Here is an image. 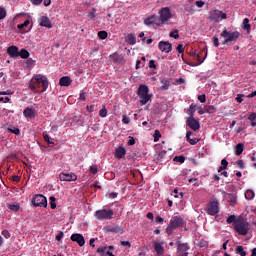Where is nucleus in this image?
Listing matches in <instances>:
<instances>
[{
  "mask_svg": "<svg viewBox=\"0 0 256 256\" xmlns=\"http://www.w3.org/2000/svg\"><path fill=\"white\" fill-rule=\"evenodd\" d=\"M39 87H42V90L39 93H45L47 89H49V80L47 79V76L43 74H35L29 84V89L31 91H37Z\"/></svg>",
  "mask_w": 256,
  "mask_h": 256,
  "instance_id": "nucleus-1",
  "label": "nucleus"
},
{
  "mask_svg": "<svg viewBox=\"0 0 256 256\" xmlns=\"http://www.w3.org/2000/svg\"><path fill=\"white\" fill-rule=\"evenodd\" d=\"M185 227V219L181 216H174L166 228L167 235H173L175 229H183Z\"/></svg>",
  "mask_w": 256,
  "mask_h": 256,
  "instance_id": "nucleus-2",
  "label": "nucleus"
},
{
  "mask_svg": "<svg viewBox=\"0 0 256 256\" xmlns=\"http://www.w3.org/2000/svg\"><path fill=\"white\" fill-rule=\"evenodd\" d=\"M234 229L238 235L245 236L249 233V231H251V224H249V222L243 218H238Z\"/></svg>",
  "mask_w": 256,
  "mask_h": 256,
  "instance_id": "nucleus-3",
  "label": "nucleus"
},
{
  "mask_svg": "<svg viewBox=\"0 0 256 256\" xmlns=\"http://www.w3.org/2000/svg\"><path fill=\"white\" fill-rule=\"evenodd\" d=\"M113 210L102 209L95 212L96 219L103 221L104 219H113Z\"/></svg>",
  "mask_w": 256,
  "mask_h": 256,
  "instance_id": "nucleus-4",
  "label": "nucleus"
},
{
  "mask_svg": "<svg viewBox=\"0 0 256 256\" xmlns=\"http://www.w3.org/2000/svg\"><path fill=\"white\" fill-rule=\"evenodd\" d=\"M177 245V256H189V249H191V246H189V243H182L181 241H178L176 243Z\"/></svg>",
  "mask_w": 256,
  "mask_h": 256,
  "instance_id": "nucleus-5",
  "label": "nucleus"
},
{
  "mask_svg": "<svg viewBox=\"0 0 256 256\" xmlns=\"http://www.w3.org/2000/svg\"><path fill=\"white\" fill-rule=\"evenodd\" d=\"M220 35L224 39H227L230 43L233 41H237V39L241 37V33H239V31L232 32V31H227V29L223 30Z\"/></svg>",
  "mask_w": 256,
  "mask_h": 256,
  "instance_id": "nucleus-6",
  "label": "nucleus"
},
{
  "mask_svg": "<svg viewBox=\"0 0 256 256\" xmlns=\"http://www.w3.org/2000/svg\"><path fill=\"white\" fill-rule=\"evenodd\" d=\"M159 15L158 21H160V25H163V23L167 22L172 17L171 10L168 7L161 8Z\"/></svg>",
  "mask_w": 256,
  "mask_h": 256,
  "instance_id": "nucleus-7",
  "label": "nucleus"
},
{
  "mask_svg": "<svg viewBox=\"0 0 256 256\" xmlns=\"http://www.w3.org/2000/svg\"><path fill=\"white\" fill-rule=\"evenodd\" d=\"M208 19L214 23H219L221 19H227V14H225L223 11L214 10L210 12Z\"/></svg>",
  "mask_w": 256,
  "mask_h": 256,
  "instance_id": "nucleus-8",
  "label": "nucleus"
},
{
  "mask_svg": "<svg viewBox=\"0 0 256 256\" xmlns=\"http://www.w3.org/2000/svg\"><path fill=\"white\" fill-rule=\"evenodd\" d=\"M207 213L213 217L219 213V200H213L207 204Z\"/></svg>",
  "mask_w": 256,
  "mask_h": 256,
  "instance_id": "nucleus-9",
  "label": "nucleus"
},
{
  "mask_svg": "<svg viewBox=\"0 0 256 256\" xmlns=\"http://www.w3.org/2000/svg\"><path fill=\"white\" fill-rule=\"evenodd\" d=\"M34 207H47V198L42 194H36L32 199Z\"/></svg>",
  "mask_w": 256,
  "mask_h": 256,
  "instance_id": "nucleus-10",
  "label": "nucleus"
},
{
  "mask_svg": "<svg viewBox=\"0 0 256 256\" xmlns=\"http://www.w3.org/2000/svg\"><path fill=\"white\" fill-rule=\"evenodd\" d=\"M186 124L192 129V131H199V129H201V124L197 119H195V117H188Z\"/></svg>",
  "mask_w": 256,
  "mask_h": 256,
  "instance_id": "nucleus-11",
  "label": "nucleus"
},
{
  "mask_svg": "<svg viewBox=\"0 0 256 256\" xmlns=\"http://www.w3.org/2000/svg\"><path fill=\"white\" fill-rule=\"evenodd\" d=\"M158 48L160 51H162V53H171V51H173V45L170 44L169 41H160Z\"/></svg>",
  "mask_w": 256,
  "mask_h": 256,
  "instance_id": "nucleus-12",
  "label": "nucleus"
},
{
  "mask_svg": "<svg viewBox=\"0 0 256 256\" xmlns=\"http://www.w3.org/2000/svg\"><path fill=\"white\" fill-rule=\"evenodd\" d=\"M59 179L60 181H68V182L77 181V175H75L73 172L71 173L62 172L59 174Z\"/></svg>",
  "mask_w": 256,
  "mask_h": 256,
  "instance_id": "nucleus-13",
  "label": "nucleus"
},
{
  "mask_svg": "<svg viewBox=\"0 0 256 256\" xmlns=\"http://www.w3.org/2000/svg\"><path fill=\"white\" fill-rule=\"evenodd\" d=\"M144 25H157L158 27L161 25V21H159V16L152 15L144 20Z\"/></svg>",
  "mask_w": 256,
  "mask_h": 256,
  "instance_id": "nucleus-14",
  "label": "nucleus"
},
{
  "mask_svg": "<svg viewBox=\"0 0 256 256\" xmlns=\"http://www.w3.org/2000/svg\"><path fill=\"white\" fill-rule=\"evenodd\" d=\"M153 247H154V249L156 251V255L157 256L165 255V248L163 247V242L154 241L153 242Z\"/></svg>",
  "mask_w": 256,
  "mask_h": 256,
  "instance_id": "nucleus-15",
  "label": "nucleus"
},
{
  "mask_svg": "<svg viewBox=\"0 0 256 256\" xmlns=\"http://www.w3.org/2000/svg\"><path fill=\"white\" fill-rule=\"evenodd\" d=\"M70 239L71 241L78 243L79 247H83V245H85V237H83L81 234H72Z\"/></svg>",
  "mask_w": 256,
  "mask_h": 256,
  "instance_id": "nucleus-16",
  "label": "nucleus"
},
{
  "mask_svg": "<svg viewBox=\"0 0 256 256\" xmlns=\"http://www.w3.org/2000/svg\"><path fill=\"white\" fill-rule=\"evenodd\" d=\"M40 26L41 27H46L47 29H52L53 24L51 23V20L47 16H42L40 18Z\"/></svg>",
  "mask_w": 256,
  "mask_h": 256,
  "instance_id": "nucleus-17",
  "label": "nucleus"
},
{
  "mask_svg": "<svg viewBox=\"0 0 256 256\" xmlns=\"http://www.w3.org/2000/svg\"><path fill=\"white\" fill-rule=\"evenodd\" d=\"M7 55H9V57H19V47L17 46H10L7 48L6 50Z\"/></svg>",
  "mask_w": 256,
  "mask_h": 256,
  "instance_id": "nucleus-18",
  "label": "nucleus"
},
{
  "mask_svg": "<svg viewBox=\"0 0 256 256\" xmlns=\"http://www.w3.org/2000/svg\"><path fill=\"white\" fill-rule=\"evenodd\" d=\"M71 83H73V80H71V77L64 76V77L60 78L59 86L60 87H69V85H71Z\"/></svg>",
  "mask_w": 256,
  "mask_h": 256,
  "instance_id": "nucleus-19",
  "label": "nucleus"
},
{
  "mask_svg": "<svg viewBox=\"0 0 256 256\" xmlns=\"http://www.w3.org/2000/svg\"><path fill=\"white\" fill-rule=\"evenodd\" d=\"M191 135H193L192 131L186 132V141H188L190 145H197V143H199L201 140L199 138H191Z\"/></svg>",
  "mask_w": 256,
  "mask_h": 256,
  "instance_id": "nucleus-20",
  "label": "nucleus"
},
{
  "mask_svg": "<svg viewBox=\"0 0 256 256\" xmlns=\"http://www.w3.org/2000/svg\"><path fill=\"white\" fill-rule=\"evenodd\" d=\"M24 117L27 119H35V110L33 108H25L23 111Z\"/></svg>",
  "mask_w": 256,
  "mask_h": 256,
  "instance_id": "nucleus-21",
  "label": "nucleus"
},
{
  "mask_svg": "<svg viewBox=\"0 0 256 256\" xmlns=\"http://www.w3.org/2000/svg\"><path fill=\"white\" fill-rule=\"evenodd\" d=\"M127 153V150H125L124 147H118L116 148L115 157L116 159H123Z\"/></svg>",
  "mask_w": 256,
  "mask_h": 256,
  "instance_id": "nucleus-22",
  "label": "nucleus"
},
{
  "mask_svg": "<svg viewBox=\"0 0 256 256\" xmlns=\"http://www.w3.org/2000/svg\"><path fill=\"white\" fill-rule=\"evenodd\" d=\"M137 95H138V97H141L143 95H149V87H147L146 85L141 84L138 88Z\"/></svg>",
  "mask_w": 256,
  "mask_h": 256,
  "instance_id": "nucleus-23",
  "label": "nucleus"
},
{
  "mask_svg": "<svg viewBox=\"0 0 256 256\" xmlns=\"http://www.w3.org/2000/svg\"><path fill=\"white\" fill-rule=\"evenodd\" d=\"M110 58L112 59L113 63H123V62H124L123 56L120 55V54L117 53V52L111 54V55H110Z\"/></svg>",
  "mask_w": 256,
  "mask_h": 256,
  "instance_id": "nucleus-24",
  "label": "nucleus"
},
{
  "mask_svg": "<svg viewBox=\"0 0 256 256\" xmlns=\"http://www.w3.org/2000/svg\"><path fill=\"white\" fill-rule=\"evenodd\" d=\"M199 109V106L197 104H191L189 108L187 109L186 113L189 115V117H195V111Z\"/></svg>",
  "mask_w": 256,
  "mask_h": 256,
  "instance_id": "nucleus-25",
  "label": "nucleus"
},
{
  "mask_svg": "<svg viewBox=\"0 0 256 256\" xmlns=\"http://www.w3.org/2000/svg\"><path fill=\"white\" fill-rule=\"evenodd\" d=\"M107 231L109 233H118L120 235H123L124 233L123 228L121 226H109Z\"/></svg>",
  "mask_w": 256,
  "mask_h": 256,
  "instance_id": "nucleus-26",
  "label": "nucleus"
},
{
  "mask_svg": "<svg viewBox=\"0 0 256 256\" xmlns=\"http://www.w3.org/2000/svg\"><path fill=\"white\" fill-rule=\"evenodd\" d=\"M139 103L140 105H147L151 101V95L145 94L142 96H139Z\"/></svg>",
  "mask_w": 256,
  "mask_h": 256,
  "instance_id": "nucleus-27",
  "label": "nucleus"
},
{
  "mask_svg": "<svg viewBox=\"0 0 256 256\" xmlns=\"http://www.w3.org/2000/svg\"><path fill=\"white\" fill-rule=\"evenodd\" d=\"M242 29L247 31V34L251 33V24L249 23V18H245L242 22Z\"/></svg>",
  "mask_w": 256,
  "mask_h": 256,
  "instance_id": "nucleus-28",
  "label": "nucleus"
},
{
  "mask_svg": "<svg viewBox=\"0 0 256 256\" xmlns=\"http://www.w3.org/2000/svg\"><path fill=\"white\" fill-rule=\"evenodd\" d=\"M245 149V145H243V143H239L236 145L235 147V155L239 156L243 154V151Z\"/></svg>",
  "mask_w": 256,
  "mask_h": 256,
  "instance_id": "nucleus-29",
  "label": "nucleus"
},
{
  "mask_svg": "<svg viewBox=\"0 0 256 256\" xmlns=\"http://www.w3.org/2000/svg\"><path fill=\"white\" fill-rule=\"evenodd\" d=\"M239 220V218H237V216L235 215H230L227 219H226V223L228 225H231V223H233V227H235V225H237V221Z\"/></svg>",
  "mask_w": 256,
  "mask_h": 256,
  "instance_id": "nucleus-30",
  "label": "nucleus"
},
{
  "mask_svg": "<svg viewBox=\"0 0 256 256\" xmlns=\"http://www.w3.org/2000/svg\"><path fill=\"white\" fill-rule=\"evenodd\" d=\"M29 55L30 53L25 48L18 51V57H21V59H29Z\"/></svg>",
  "mask_w": 256,
  "mask_h": 256,
  "instance_id": "nucleus-31",
  "label": "nucleus"
},
{
  "mask_svg": "<svg viewBox=\"0 0 256 256\" xmlns=\"http://www.w3.org/2000/svg\"><path fill=\"white\" fill-rule=\"evenodd\" d=\"M235 253H236V255L247 256V252L245 251V249L243 248V246H237V247L235 248Z\"/></svg>",
  "mask_w": 256,
  "mask_h": 256,
  "instance_id": "nucleus-32",
  "label": "nucleus"
},
{
  "mask_svg": "<svg viewBox=\"0 0 256 256\" xmlns=\"http://www.w3.org/2000/svg\"><path fill=\"white\" fill-rule=\"evenodd\" d=\"M248 120L251 123V127H256V113L252 112L249 116H248Z\"/></svg>",
  "mask_w": 256,
  "mask_h": 256,
  "instance_id": "nucleus-33",
  "label": "nucleus"
},
{
  "mask_svg": "<svg viewBox=\"0 0 256 256\" xmlns=\"http://www.w3.org/2000/svg\"><path fill=\"white\" fill-rule=\"evenodd\" d=\"M245 199H247V201H251L252 199H255V192H253V190H247L245 192Z\"/></svg>",
  "mask_w": 256,
  "mask_h": 256,
  "instance_id": "nucleus-34",
  "label": "nucleus"
},
{
  "mask_svg": "<svg viewBox=\"0 0 256 256\" xmlns=\"http://www.w3.org/2000/svg\"><path fill=\"white\" fill-rule=\"evenodd\" d=\"M127 43H129V45H135L137 43V38L135 37V35L129 34L127 36Z\"/></svg>",
  "mask_w": 256,
  "mask_h": 256,
  "instance_id": "nucleus-35",
  "label": "nucleus"
},
{
  "mask_svg": "<svg viewBox=\"0 0 256 256\" xmlns=\"http://www.w3.org/2000/svg\"><path fill=\"white\" fill-rule=\"evenodd\" d=\"M204 109H205L206 113H209L211 115H213V113H217V108L213 105L205 106Z\"/></svg>",
  "mask_w": 256,
  "mask_h": 256,
  "instance_id": "nucleus-36",
  "label": "nucleus"
},
{
  "mask_svg": "<svg viewBox=\"0 0 256 256\" xmlns=\"http://www.w3.org/2000/svg\"><path fill=\"white\" fill-rule=\"evenodd\" d=\"M96 252H97L98 255H100V256H106L107 246L98 248Z\"/></svg>",
  "mask_w": 256,
  "mask_h": 256,
  "instance_id": "nucleus-37",
  "label": "nucleus"
},
{
  "mask_svg": "<svg viewBox=\"0 0 256 256\" xmlns=\"http://www.w3.org/2000/svg\"><path fill=\"white\" fill-rule=\"evenodd\" d=\"M7 131L9 133H13L14 135H21V130H19L17 127L8 128Z\"/></svg>",
  "mask_w": 256,
  "mask_h": 256,
  "instance_id": "nucleus-38",
  "label": "nucleus"
},
{
  "mask_svg": "<svg viewBox=\"0 0 256 256\" xmlns=\"http://www.w3.org/2000/svg\"><path fill=\"white\" fill-rule=\"evenodd\" d=\"M43 138H44V141H46V143H48V145H55V142H53L51 140V137L48 136L47 133H43Z\"/></svg>",
  "mask_w": 256,
  "mask_h": 256,
  "instance_id": "nucleus-39",
  "label": "nucleus"
},
{
  "mask_svg": "<svg viewBox=\"0 0 256 256\" xmlns=\"http://www.w3.org/2000/svg\"><path fill=\"white\" fill-rule=\"evenodd\" d=\"M26 67L27 69H29V67H33V65H35V60H33V58H26Z\"/></svg>",
  "mask_w": 256,
  "mask_h": 256,
  "instance_id": "nucleus-40",
  "label": "nucleus"
},
{
  "mask_svg": "<svg viewBox=\"0 0 256 256\" xmlns=\"http://www.w3.org/2000/svg\"><path fill=\"white\" fill-rule=\"evenodd\" d=\"M173 161H176V163H185V156H183V155L175 156L173 158Z\"/></svg>",
  "mask_w": 256,
  "mask_h": 256,
  "instance_id": "nucleus-41",
  "label": "nucleus"
},
{
  "mask_svg": "<svg viewBox=\"0 0 256 256\" xmlns=\"http://www.w3.org/2000/svg\"><path fill=\"white\" fill-rule=\"evenodd\" d=\"M161 83L163 84L162 86H161V90L162 91H167V89H169V81H167V80H162L161 81Z\"/></svg>",
  "mask_w": 256,
  "mask_h": 256,
  "instance_id": "nucleus-42",
  "label": "nucleus"
},
{
  "mask_svg": "<svg viewBox=\"0 0 256 256\" xmlns=\"http://www.w3.org/2000/svg\"><path fill=\"white\" fill-rule=\"evenodd\" d=\"M192 57L193 59H196V61H198L199 65H201V63L205 61V59L201 60V56L195 52L192 53Z\"/></svg>",
  "mask_w": 256,
  "mask_h": 256,
  "instance_id": "nucleus-43",
  "label": "nucleus"
},
{
  "mask_svg": "<svg viewBox=\"0 0 256 256\" xmlns=\"http://www.w3.org/2000/svg\"><path fill=\"white\" fill-rule=\"evenodd\" d=\"M228 199H229L230 203H233V204L237 203V196L235 194L229 193Z\"/></svg>",
  "mask_w": 256,
  "mask_h": 256,
  "instance_id": "nucleus-44",
  "label": "nucleus"
},
{
  "mask_svg": "<svg viewBox=\"0 0 256 256\" xmlns=\"http://www.w3.org/2000/svg\"><path fill=\"white\" fill-rule=\"evenodd\" d=\"M108 33H107V31H99L98 32V37H99V39H107V37H108Z\"/></svg>",
  "mask_w": 256,
  "mask_h": 256,
  "instance_id": "nucleus-45",
  "label": "nucleus"
},
{
  "mask_svg": "<svg viewBox=\"0 0 256 256\" xmlns=\"http://www.w3.org/2000/svg\"><path fill=\"white\" fill-rule=\"evenodd\" d=\"M5 17H7V10H5L3 7H0V21L5 19Z\"/></svg>",
  "mask_w": 256,
  "mask_h": 256,
  "instance_id": "nucleus-46",
  "label": "nucleus"
},
{
  "mask_svg": "<svg viewBox=\"0 0 256 256\" xmlns=\"http://www.w3.org/2000/svg\"><path fill=\"white\" fill-rule=\"evenodd\" d=\"M99 117H107V108L105 106H103V108L99 111Z\"/></svg>",
  "mask_w": 256,
  "mask_h": 256,
  "instance_id": "nucleus-47",
  "label": "nucleus"
},
{
  "mask_svg": "<svg viewBox=\"0 0 256 256\" xmlns=\"http://www.w3.org/2000/svg\"><path fill=\"white\" fill-rule=\"evenodd\" d=\"M56 199L55 197L51 196L50 197V207L51 209H57V204L55 203Z\"/></svg>",
  "mask_w": 256,
  "mask_h": 256,
  "instance_id": "nucleus-48",
  "label": "nucleus"
},
{
  "mask_svg": "<svg viewBox=\"0 0 256 256\" xmlns=\"http://www.w3.org/2000/svg\"><path fill=\"white\" fill-rule=\"evenodd\" d=\"M161 139V132L159 130H155L154 132V142L157 143Z\"/></svg>",
  "mask_w": 256,
  "mask_h": 256,
  "instance_id": "nucleus-49",
  "label": "nucleus"
},
{
  "mask_svg": "<svg viewBox=\"0 0 256 256\" xmlns=\"http://www.w3.org/2000/svg\"><path fill=\"white\" fill-rule=\"evenodd\" d=\"M31 23L29 20H25L22 24H18V29H25Z\"/></svg>",
  "mask_w": 256,
  "mask_h": 256,
  "instance_id": "nucleus-50",
  "label": "nucleus"
},
{
  "mask_svg": "<svg viewBox=\"0 0 256 256\" xmlns=\"http://www.w3.org/2000/svg\"><path fill=\"white\" fill-rule=\"evenodd\" d=\"M120 243H121L122 247H127V249H131V242L125 241V240H121Z\"/></svg>",
  "mask_w": 256,
  "mask_h": 256,
  "instance_id": "nucleus-51",
  "label": "nucleus"
},
{
  "mask_svg": "<svg viewBox=\"0 0 256 256\" xmlns=\"http://www.w3.org/2000/svg\"><path fill=\"white\" fill-rule=\"evenodd\" d=\"M235 165H237V167L240 169H245V162H243V160L236 161Z\"/></svg>",
  "mask_w": 256,
  "mask_h": 256,
  "instance_id": "nucleus-52",
  "label": "nucleus"
},
{
  "mask_svg": "<svg viewBox=\"0 0 256 256\" xmlns=\"http://www.w3.org/2000/svg\"><path fill=\"white\" fill-rule=\"evenodd\" d=\"M169 37H173V39H179V31L175 30L170 32Z\"/></svg>",
  "mask_w": 256,
  "mask_h": 256,
  "instance_id": "nucleus-53",
  "label": "nucleus"
},
{
  "mask_svg": "<svg viewBox=\"0 0 256 256\" xmlns=\"http://www.w3.org/2000/svg\"><path fill=\"white\" fill-rule=\"evenodd\" d=\"M96 13H97V9L92 8V12L88 13V19H95Z\"/></svg>",
  "mask_w": 256,
  "mask_h": 256,
  "instance_id": "nucleus-54",
  "label": "nucleus"
},
{
  "mask_svg": "<svg viewBox=\"0 0 256 256\" xmlns=\"http://www.w3.org/2000/svg\"><path fill=\"white\" fill-rule=\"evenodd\" d=\"M90 171L92 175H97L99 169L97 168V165H93L90 167Z\"/></svg>",
  "mask_w": 256,
  "mask_h": 256,
  "instance_id": "nucleus-55",
  "label": "nucleus"
},
{
  "mask_svg": "<svg viewBox=\"0 0 256 256\" xmlns=\"http://www.w3.org/2000/svg\"><path fill=\"white\" fill-rule=\"evenodd\" d=\"M198 101H200V103H206L207 102V96H205V94L199 95L198 96Z\"/></svg>",
  "mask_w": 256,
  "mask_h": 256,
  "instance_id": "nucleus-56",
  "label": "nucleus"
},
{
  "mask_svg": "<svg viewBox=\"0 0 256 256\" xmlns=\"http://www.w3.org/2000/svg\"><path fill=\"white\" fill-rule=\"evenodd\" d=\"M122 123H124L125 125H129V123H131V119L125 115L122 116Z\"/></svg>",
  "mask_w": 256,
  "mask_h": 256,
  "instance_id": "nucleus-57",
  "label": "nucleus"
},
{
  "mask_svg": "<svg viewBox=\"0 0 256 256\" xmlns=\"http://www.w3.org/2000/svg\"><path fill=\"white\" fill-rule=\"evenodd\" d=\"M229 166V162L227 161V159H222L221 160V167L224 169H227V167Z\"/></svg>",
  "mask_w": 256,
  "mask_h": 256,
  "instance_id": "nucleus-58",
  "label": "nucleus"
},
{
  "mask_svg": "<svg viewBox=\"0 0 256 256\" xmlns=\"http://www.w3.org/2000/svg\"><path fill=\"white\" fill-rule=\"evenodd\" d=\"M2 235L5 239H9L11 237V232H9V230H3Z\"/></svg>",
  "mask_w": 256,
  "mask_h": 256,
  "instance_id": "nucleus-59",
  "label": "nucleus"
},
{
  "mask_svg": "<svg viewBox=\"0 0 256 256\" xmlns=\"http://www.w3.org/2000/svg\"><path fill=\"white\" fill-rule=\"evenodd\" d=\"M9 209H10L11 211H19L20 206L17 205V204H12V205L9 206Z\"/></svg>",
  "mask_w": 256,
  "mask_h": 256,
  "instance_id": "nucleus-60",
  "label": "nucleus"
},
{
  "mask_svg": "<svg viewBox=\"0 0 256 256\" xmlns=\"http://www.w3.org/2000/svg\"><path fill=\"white\" fill-rule=\"evenodd\" d=\"M212 42H213L214 47H219V38L217 36H214L212 38Z\"/></svg>",
  "mask_w": 256,
  "mask_h": 256,
  "instance_id": "nucleus-61",
  "label": "nucleus"
},
{
  "mask_svg": "<svg viewBox=\"0 0 256 256\" xmlns=\"http://www.w3.org/2000/svg\"><path fill=\"white\" fill-rule=\"evenodd\" d=\"M243 97H245L244 94H237V97H236L237 103H243Z\"/></svg>",
  "mask_w": 256,
  "mask_h": 256,
  "instance_id": "nucleus-62",
  "label": "nucleus"
},
{
  "mask_svg": "<svg viewBox=\"0 0 256 256\" xmlns=\"http://www.w3.org/2000/svg\"><path fill=\"white\" fill-rule=\"evenodd\" d=\"M155 221H156L157 223H160L161 225H163L164 219H163V217H161V216H156V217H155Z\"/></svg>",
  "mask_w": 256,
  "mask_h": 256,
  "instance_id": "nucleus-63",
  "label": "nucleus"
},
{
  "mask_svg": "<svg viewBox=\"0 0 256 256\" xmlns=\"http://www.w3.org/2000/svg\"><path fill=\"white\" fill-rule=\"evenodd\" d=\"M64 234L63 232H60L57 236H56V241H61V239H63Z\"/></svg>",
  "mask_w": 256,
  "mask_h": 256,
  "instance_id": "nucleus-64",
  "label": "nucleus"
}]
</instances>
